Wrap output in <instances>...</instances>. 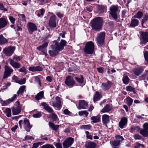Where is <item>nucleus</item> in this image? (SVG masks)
<instances>
[{"mask_svg":"<svg viewBox=\"0 0 148 148\" xmlns=\"http://www.w3.org/2000/svg\"><path fill=\"white\" fill-rule=\"evenodd\" d=\"M127 103L129 106H130L133 102V100L130 97H128L126 99Z\"/></svg>","mask_w":148,"mask_h":148,"instance_id":"nucleus-43","label":"nucleus"},{"mask_svg":"<svg viewBox=\"0 0 148 148\" xmlns=\"http://www.w3.org/2000/svg\"><path fill=\"white\" fill-rule=\"evenodd\" d=\"M42 114L40 112H38L37 113L34 114L33 116L35 118H38L41 116Z\"/></svg>","mask_w":148,"mask_h":148,"instance_id":"nucleus-53","label":"nucleus"},{"mask_svg":"<svg viewBox=\"0 0 148 148\" xmlns=\"http://www.w3.org/2000/svg\"><path fill=\"white\" fill-rule=\"evenodd\" d=\"M48 45V43L45 42L43 44L40 45L37 48V49L39 51L42 52L46 56L47 54L46 47Z\"/></svg>","mask_w":148,"mask_h":148,"instance_id":"nucleus-13","label":"nucleus"},{"mask_svg":"<svg viewBox=\"0 0 148 148\" xmlns=\"http://www.w3.org/2000/svg\"><path fill=\"white\" fill-rule=\"evenodd\" d=\"M80 128L82 129L89 130L90 127L89 125H85L81 126Z\"/></svg>","mask_w":148,"mask_h":148,"instance_id":"nucleus-54","label":"nucleus"},{"mask_svg":"<svg viewBox=\"0 0 148 148\" xmlns=\"http://www.w3.org/2000/svg\"><path fill=\"white\" fill-rule=\"evenodd\" d=\"M115 138L116 139H117L118 141H120V142L121 141H122L123 140H124V138H123V137L120 135H116L115 137Z\"/></svg>","mask_w":148,"mask_h":148,"instance_id":"nucleus-52","label":"nucleus"},{"mask_svg":"<svg viewBox=\"0 0 148 148\" xmlns=\"http://www.w3.org/2000/svg\"><path fill=\"white\" fill-rule=\"evenodd\" d=\"M143 71V67L142 66L135 68L133 70L134 73L137 76H139Z\"/></svg>","mask_w":148,"mask_h":148,"instance_id":"nucleus-20","label":"nucleus"},{"mask_svg":"<svg viewBox=\"0 0 148 148\" xmlns=\"http://www.w3.org/2000/svg\"><path fill=\"white\" fill-rule=\"evenodd\" d=\"M130 80V79L127 75L123 77L122 79L124 84L125 85H127L129 83Z\"/></svg>","mask_w":148,"mask_h":148,"instance_id":"nucleus-38","label":"nucleus"},{"mask_svg":"<svg viewBox=\"0 0 148 148\" xmlns=\"http://www.w3.org/2000/svg\"><path fill=\"white\" fill-rule=\"evenodd\" d=\"M34 81L38 83L40 86H41V83L40 79L38 76H36L34 77Z\"/></svg>","mask_w":148,"mask_h":148,"instance_id":"nucleus-47","label":"nucleus"},{"mask_svg":"<svg viewBox=\"0 0 148 148\" xmlns=\"http://www.w3.org/2000/svg\"><path fill=\"white\" fill-rule=\"evenodd\" d=\"M26 82V79L25 78L19 79L17 82L20 85L23 84Z\"/></svg>","mask_w":148,"mask_h":148,"instance_id":"nucleus-46","label":"nucleus"},{"mask_svg":"<svg viewBox=\"0 0 148 148\" xmlns=\"http://www.w3.org/2000/svg\"><path fill=\"white\" fill-rule=\"evenodd\" d=\"M0 10L4 11H7L8 10L5 8L2 3H0Z\"/></svg>","mask_w":148,"mask_h":148,"instance_id":"nucleus-60","label":"nucleus"},{"mask_svg":"<svg viewBox=\"0 0 148 148\" xmlns=\"http://www.w3.org/2000/svg\"><path fill=\"white\" fill-rule=\"evenodd\" d=\"M101 95L98 92H96L93 97V101L94 102L99 100L101 97Z\"/></svg>","mask_w":148,"mask_h":148,"instance_id":"nucleus-31","label":"nucleus"},{"mask_svg":"<svg viewBox=\"0 0 148 148\" xmlns=\"http://www.w3.org/2000/svg\"><path fill=\"white\" fill-rule=\"evenodd\" d=\"M103 20L100 17H97L93 19L90 22L92 29L99 31L102 29Z\"/></svg>","mask_w":148,"mask_h":148,"instance_id":"nucleus-2","label":"nucleus"},{"mask_svg":"<svg viewBox=\"0 0 148 148\" xmlns=\"http://www.w3.org/2000/svg\"><path fill=\"white\" fill-rule=\"evenodd\" d=\"M127 118L124 117L122 118L119 123V127L121 129L123 128L124 126L127 124Z\"/></svg>","mask_w":148,"mask_h":148,"instance_id":"nucleus-22","label":"nucleus"},{"mask_svg":"<svg viewBox=\"0 0 148 148\" xmlns=\"http://www.w3.org/2000/svg\"><path fill=\"white\" fill-rule=\"evenodd\" d=\"M140 127L138 126H136L132 127L131 128V131L132 132H137L140 130Z\"/></svg>","mask_w":148,"mask_h":148,"instance_id":"nucleus-44","label":"nucleus"},{"mask_svg":"<svg viewBox=\"0 0 148 148\" xmlns=\"http://www.w3.org/2000/svg\"><path fill=\"white\" fill-rule=\"evenodd\" d=\"M13 71V70L7 66H5V71H4L3 78L5 79L10 76L11 74Z\"/></svg>","mask_w":148,"mask_h":148,"instance_id":"nucleus-12","label":"nucleus"},{"mask_svg":"<svg viewBox=\"0 0 148 148\" xmlns=\"http://www.w3.org/2000/svg\"><path fill=\"white\" fill-rule=\"evenodd\" d=\"M56 16L54 15L50 17L48 23L50 27L54 28L56 27Z\"/></svg>","mask_w":148,"mask_h":148,"instance_id":"nucleus-15","label":"nucleus"},{"mask_svg":"<svg viewBox=\"0 0 148 148\" xmlns=\"http://www.w3.org/2000/svg\"><path fill=\"white\" fill-rule=\"evenodd\" d=\"M40 148H55L52 145L47 144L42 146Z\"/></svg>","mask_w":148,"mask_h":148,"instance_id":"nucleus-48","label":"nucleus"},{"mask_svg":"<svg viewBox=\"0 0 148 148\" xmlns=\"http://www.w3.org/2000/svg\"><path fill=\"white\" fill-rule=\"evenodd\" d=\"M78 114L80 116H82L83 115H85L86 117H87L88 114V113L86 110H83L79 111L78 112Z\"/></svg>","mask_w":148,"mask_h":148,"instance_id":"nucleus-42","label":"nucleus"},{"mask_svg":"<svg viewBox=\"0 0 148 148\" xmlns=\"http://www.w3.org/2000/svg\"><path fill=\"white\" fill-rule=\"evenodd\" d=\"M112 84V83L111 82L108 81L106 83H102L101 87L104 90H107L110 88Z\"/></svg>","mask_w":148,"mask_h":148,"instance_id":"nucleus-17","label":"nucleus"},{"mask_svg":"<svg viewBox=\"0 0 148 148\" xmlns=\"http://www.w3.org/2000/svg\"><path fill=\"white\" fill-rule=\"evenodd\" d=\"M44 92L43 91L40 92L36 95L35 97V99L36 100H39L41 99L44 97Z\"/></svg>","mask_w":148,"mask_h":148,"instance_id":"nucleus-32","label":"nucleus"},{"mask_svg":"<svg viewBox=\"0 0 148 148\" xmlns=\"http://www.w3.org/2000/svg\"><path fill=\"white\" fill-rule=\"evenodd\" d=\"M54 45H51L50 50L49 51L50 56L53 57L57 56L59 51H62L64 48V47L66 46V42L64 40L62 39L59 42L55 40L53 41Z\"/></svg>","mask_w":148,"mask_h":148,"instance_id":"nucleus-1","label":"nucleus"},{"mask_svg":"<svg viewBox=\"0 0 148 148\" xmlns=\"http://www.w3.org/2000/svg\"><path fill=\"white\" fill-rule=\"evenodd\" d=\"M18 16L21 19L22 21L26 22V20L25 18V16L24 14H18Z\"/></svg>","mask_w":148,"mask_h":148,"instance_id":"nucleus-50","label":"nucleus"},{"mask_svg":"<svg viewBox=\"0 0 148 148\" xmlns=\"http://www.w3.org/2000/svg\"><path fill=\"white\" fill-rule=\"evenodd\" d=\"M139 24V21L135 18H132L130 26L131 27H134L137 26Z\"/></svg>","mask_w":148,"mask_h":148,"instance_id":"nucleus-28","label":"nucleus"},{"mask_svg":"<svg viewBox=\"0 0 148 148\" xmlns=\"http://www.w3.org/2000/svg\"><path fill=\"white\" fill-rule=\"evenodd\" d=\"M95 46L94 43L92 41L87 42L86 44L84 51L86 54H92L94 51Z\"/></svg>","mask_w":148,"mask_h":148,"instance_id":"nucleus-4","label":"nucleus"},{"mask_svg":"<svg viewBox=\"0 0 148 148\" xmlns=\"http://www.w3.org/2000/svg\"><path fill=\"white\" fill-rule=\"evenodd\" d=\"M91 119L92 122L97 123L99 121L100 118L98 116H92L91 118Z\"/></svg>","mask_w":148,"mask_h":148,"instance_id":"nucleus-36","label":"nucleus"},{"mask_svg":"<svg viewBox=\"0 0 148 148\" xmlns=\"http://www.w3.org/2000/svg\"><path fill=\"white\" fill-rule=\"evenodd\" d=\"M109 13L112 17L116 21L120 13V10L118 5H112L110 8Z\"/></svg>","mask_w":148,"mask_h":148,"instance_id":"nucleus-3","label":"nucleus"},{"mask_svg":"<svg viewBox=\"0 0 148 148\" xmlns=\"http://www.w3.org/2000/svg\"><path fill=\"white\" fill-rule=\"evenodd\" d=\"M144 56L145 60L148 63V51H146L144 53Z\"/></svg>","mask_w":148,"mask_h":148,"instance_id":"nucleus-58","label":"nucleus"},{"mask_svg":"<svg viewBox=\"0 0 148 148\" xmlns=\"http://www.w3.org/2000/svg\"><path fill=\"white\" fill-rule=\"evenodd\" d=\"M49 127L55 131L57 130L59 127V125H55L54 123L51 122H49Z\"/></svg>","mask_w":148,"mask_h":148,"instance_id":"nucleus-35","label":"nucleus"},{"mask_svg":"<svg viewBox=\"0 0 148 148\" xmlns=\"http://www.w3.org/2000/svg\"><path fill=\"white\" fill-rule=\"evenodd\" d=\"M9 19L10 21L12 24H13L14 23L16 19L13 16H10Z\"/></svg>","mask_w":148,"mask_h":148,"instance_id":"nucleus-63","label":"nucleus"},{"mask_svg":"<svg viewBox=\"0 0 148 148\" xmlns=\"http://www.w3.org/2000/svg\"><path fill=\"white\" fill-rule=\"evenodd\" d=\"M143 127L144 128L143 130H148V123H145L143 124Z\"/></svg>","mask_w":148,"mask_h":148,"instance_id":"nucleus-64","label":"nucleus"},{"mask_svg":"<svg viewBox=\"0 0 148 148\" xmlns=\"http://www.w3.org/2000/svg\"><path fill=\"white\" fill-rule=\"evenodd\" d=\"M105 8L104 6H99L98 8V12L99 13H103L104 11Z\"/></svg>","mask_w":148,"mask_h":148,"instance_id":"nucleus-51","label":"nucleus"},{"mask_svg":"<svg viewBox=\"0 0 148 148\" xmlns=\"http://www.w3.org/2000/svg\"><path fill=\"white\" fill-rule=\"evenodd\" d=\"M140 133L143 136L148 137V131L145 130H142L140 131Z\"/></svg>","mask_w":148,"mask_h":148,"instance_id":"nucleus-37","label":"nucleus"},{"mask_svg":"<svg viewBox=\"0 0 148 148\" xmlns=\"http://www.w3.org/2000/svg\"><path fill=\"white\" fill-rule=\"evenodd\" d=\"M61 101L60 98L57 96L56 98V102H53V106L59 108L60 107L61 105Z\"/></svg>","mask_w":148,"mask_h":148,"instance_id":"nucleus-19","label":"nucleus"},{"mask_svg":"<svg viewBox=\"0 0 148 148\" xmlns=\"http://www.w3.org/2000/svg\"><path fill=\"white\" fill-rule=\"evenodd\" d=\"M140 43L145 45L148 42V32H141L140 34Z\"/></svg>","mask_w":148,"mask_h":148,"instance_id":"nucleus-8","label":"nucleus"},{"mask_svg":"<svg viewBox=\"0 0 148 148\" xmlns=\"http://www.w3.org/2000/svg\"><path fill=\"white\" fill-rule=\"evenodd\" d=\"M14 48L12 46L5 47L3 50V53L6 56H10L13 53Z\"/></svg>","mask_w":148,"mask_h":148,"instance_id":"nucleus-10","label":"nucleus"},{"mask_svg":"<svg viewBox=\"0 0 148 148\" xmlns=\"http://www.w3.org/2000/svg\"><path fill=\"white\" fill-rule=\"evenodd\" d=\"M104 68L102 67L97 68V70L98 72L100 73H103L104 71Z\"/></svg>","mask_w":148,"mask_h":148,"instance_id":"nucleus-62","label":"nucleus"},{"mask_svg":"<svg viewBox=\"0 0 148 148\" xmlns=\"http://www.w3.org/2000/svg\"><path fill=\"white\" fill-rule=\"evenodd\" d=\"M8 42V40L2 35H0V45H4Z\"/></svg>","mask_w":148,"mask_h":148,"instance_id":"nucleus-29","label":"nucleus"},{"mask_svg":"<svg viewBox=\"0 0 148 148\" xmlns=\"http://www.w3.org/2000/svg\"><path fill=\"white\" fill-rule=\"evenodd\" d=\"M96 144L94 142L90 141L86 144V148H95L96 146Z\"/></svg>","mask_w":148,"mask_h":148,"instance_id":"nucleus-30","label":"nucleus"},{"mask_svg":"<svg viewBox=\"0 0 148 148\" xmlns=\"http://www.w3.org/2000/svg\"><path fill=\"white\" fill-rule=\"evenodd\" d=\"M25 88V86H21L19 89V90L17 92L18 96L20 94L21 95H23L24 92V90Z\"/></svg>","mask_w":148,"mask_h":148,"instance_id":"nucleus-33","label":"nucleus"},{"mask_svg":"<svg viewBox=\"0 0 148 148\" xmlns=\"http://www.w3.org/2000/svg\"><path fill=\"white\" fill-rule=\"evenodd\" d=\"M148 20V14L145 15L142 20V23L143 24L147 21Z\"/></svg>","mask_w":148,"mask_h":148,"instance_id":"nucleus-57","label":"nucleus"},{"mask_svg":"<svg viewBox=\"0 0 148 148\" xmlns=\"http://www.w3.org/2000/svg\"><path fill=\"white\" fill-rule=\"evenodd\" d=\"M64 82L67 85L71 87H73L75 83L73 78L71 76L67 77Z\"/></svg>","mask_w":148,"mask_h":148,"instance_id":"nucleus-14","label":"nucleus"},{"mask_svg":"<svg viewBox=\"0 0 148 148\" xmlns=\"http://www.w3.org/2000/svg\"><path fill=\"white\" fill-rule=\"evenodd\" d=\"M75 79L77 82L79 84H82L84 82V77L82 75H81L78 77H75Z\"/></svg>","mask_w":148,"mask_h":148,"instance_id":"nucleus-34","label":"nucleus"},{"mask_svg":"<svg viewBox=\"0 0 148 148\" xmlns=\"http://www.w3.org/2000/svg\"><path fill=\"white\" fill-rule=\"evenodd\" d=\"M5 112L6 113V115L8 117H10L11 116V110L10 108H6Z\"/></svg>","mask_w":148,"mask_h":148,"instance_id":"nucleus-39","label":"nucleus"},{"mask_svg":"<svg viewBox=\"0 0 148 148\" xmlns=\"http://www.w3.org/2000/svg\"><path fill=\"white\" fill-rule=\"evenodd\" d=\"M143 16V13L140 11L138 12L134 16V17L140 18H141Z\"/></svg>","mask_w":148,"mask_h":148,"instance_id":"nucleus-45","label":"nucleus"},{"mask_svg":"<svg viewBox=\"0 0 148 148\" xmlns=\"http://www.w3.org/2000/svg\"><path fill=\"white\" fill-rule=\"evenodd\" d=\"M28 69L29 71L32 72L36 71H41L43 70V68L39 66H31L28 68Z\"/></svg>","mask_w":148,"mask_h":148,"instance_id":"nucleus-21","label":"nucleus"},{"mask_svg":"<svg viewBox=\"0 0 148 148\" xmlns=\"http://www.w3.org/2000/svg\"><path fill=\"white\" fill-rule=\"evenodd\" d=\"M74 142V139L72 137H69L65 140L62 143L64 148H69Z\"/></svg>","mask_w":148,"mask_h":148,"instance_id":"nucleus-9","label":"nucleus"},{"mask_svg":"<svg viewBox=\"0 0 148 148\" xmlns=\"http://www.w3.org/2000/svg\"><path fill=\"white\" fill-rule=\"evenodd\" d=\"M87 103L84 100H80L79 101L78 108L79 109H86L88 107Z\"/></svg>","mask_w":148,"mask_h":148,"instance_id":"nucleus-16","label":"nucleus"},{"mask_svg":"<svg viewBox=\"0 0 148 148\" xmlns=\"http://www.w3.org/2000/svg\"><path fill=\"white\" fill-rule=\"evenodd\" d=\"M141 78L143 80L147 79L148 81V71H145V73L141 76Z\"/></svg>","mask_w":148,"mask_h":148,"instance_id":"nucleus-41","label":"nucleus"},{"mask_svg":"<svg viewBox=\"0 0 148 148\" xmlns=\"http://www.w3.org/2000/svg\"><path fill=\"white\" fill-rule=\"evenodd\" d=\"M126 90L129 91L133 92L134 94L136 93L135 89L131 86H128L126 88Z\"/></svg>","mask_w":148,"mask_h":148,"instance_id":"nucleus-40","label":"nucleus"},{"mask_svg":"<svg viewBox=\"0 0 148 148\" xmlns=\"http://www.w3.org/2000/svg\"><path fill=\"white\" fill-rule=\"evenodd\" d=\"M8 21L4 18H0V29L5 27L7 25Z\"/></svg>","mask_w":148,"mask_h":148,"instance_id":"nucleus-23","label":"nucleus"},{"mask_svg":"<svg viewBox=\"0 0 148 148\" xmlns=\"http://www.w3.org/2000/svg\"><path fill=\"white\" fill-rule=\"evenodd\" d=\"M120 141L115 140L112 142L113 145L114 147H117L120 144Z\"/></svg>","mask_w":148,"mask_h":148,"instance_id":"nucleus-49","label":"nucleus"},{"mask_svg":"<svg viewBox=\"0 0 148 148\" xmlns=\"http://www.w3.org/2000/svg\"><path fill=\"white\" fill-rule=\"evenodd\" d=\"M10 64L14 68L18 69L21 67V64L19 63L14 61L12 60H11L10 62Z\"/></svg>","mask_w":148,"mask_h":148,"instance_id":"nucleus-26","label":"nucleus"},{"mask_svg":"<svg viewBox=\"0 0 148 148\" xmlns=\"http://www.w3.org/2000/svg\"><path fill=\"white\" fill-rule=\"evenodd\" d=\"M54 145L56 148H62V143L59 142L56 143H54Z\"/></svg>","mask_w":148,"mask_h":148,"instance_id":"nucleus-55","label":"nucleus"},{"mask_svg":"<svg viewBox=\"0 0 148 148\" xmlns=\"http://www.w3.org/2000/svg\"><path fill=\"white\" fill-rule=\"evenodd\" d=\"M18 71L19 72L23 73L24 74H26L27 72L26 71V69L24 67H23L21 68L18 70Z\"/></svg>","mask_w":148,"mask_h":148,"instance_id":"nucleus-56","label":"nucleus"},{"mask_svg":"<svg viewBox=\"0 0 148 148\" xmlns=\"http://www.w3.org/2000/svg\"><path fill=\"white\" fill-rule=\"evenodd\" d=\"M103 123L107 126V124L110 122L109 116L107 114H104L102 116Z\"/></svg>","mask_w":148,"mask_h":148,"instance_id":"nucleus-24","label":"nucleus"},{"mask_svg":"<svg viewBox=\"0 0 148 148\" xmlns=\"http://www.w3.org/2000/svg\"><path fill=\"white\" fill-rule=\"evenodd\" d=\"M52 119L53 120L55 121H56L58 118L57 115L54 113H52L51 115Z\"/></svg>","mask_w":148,"mask_h":148,"instance_id":"nucleus-59","label":"nucleus"},{"mask_svg":"<svg viewBox=\"0 0 148 148\" xmlns=\"http://www.w3.org/2000/svg\"><path fill=\"white\" fill-rule=\"evenodd\" d=\"M27 28L29 33L30 34H32L34 32L37 30L36 25L31 22L27 24Z\"/></svg>","mask_w":148,"mask_h":148,"instance_id":"nucleus-11","label":"nucleus"},{"mask_svg":"<svg viewBox=\"0 0 148 148\" xmlns=\"http://www.w3.org/2000/svg\"><path fill=\"white\" fill-rule=\"evenodd\" d=\"M63 113L65 115H70L71 114V112L68 109H65L63 111Z\"/></svg>","mask_w":148,"mask_h":148,"instance_id":"nucleus-61","label":"nucleus"},{"mask_svg":"<svg viewBox=\"0 0 148 148\" xmlns=\"http://www.w3.org/2000/svg\"><path fill=\"white\" fill-rule=\"evenodd\" d=\"M112 110V107L109 104H107L101 110V112L103 113L107 112L110 111Z\"/></svg>","mask_w":148,"mask_h":148,"instance_id":"nucleus-27","label":"nucleus"},{"mask_svg":"<svg viewBox=\"0 0 148 148\" xmlns=\"http://www.w3.org/2000/svg\"><path fill=\"white\" fill-rule=\"evenodd\" d=\"M13 115H16L19 114L22 110V106L17 101L15 102L13 107L12 108Z\"/></svg>","mask_w":148,"mask_h":148,"instance_id":"nucleus-6","label":"nucleus"},{"mask_svg":"<svg viewBox=\"0 0 148 148\" xmlns=\"http://www.w3.org/2000/svg\"><path fill=\"white\" fill-rule=\"evenodd\" d=\"M41 104L44 107L45 109L48 112L50 113H52L53 112V110L50 107H49L46 103L43 102Z\"/></svg>","mask_w":148,"mask_h":148,"instance_id":"nucleus-25","label":"nucleus"},{"mask_svg":"<svg viewBox=\"0 0 148 148\" xmlns=\"http://www.w3.org/2000/svg\"><path fill=\"white\" fill-rule=\"evenodd\" d=\"M22 122L21 120L19 121L18 123L20 128L22 129L23 127L27 132H30L32 126L30 125L29 120L26 118H24L22 123L23 125H22Z\"/></svg>","mask_w":148,"mask_h":148,"instance_id":"nucleus-5","label":"nucleus"},{"mask_svg":"<svg viewBox=\"0 0 148 148\" xmlns=\"http://www.w3.org/2000/svg\"><path fill=\"white\" fill-rule=\"evenodd\" d=\"M16 94H14L13 97L10 99H8L6 101H3L2 103V106H6L9 104L11 102H12L16 98Z\"/></svg>","mask_w":148,"mask_h":148,"instance_id":"nucleus-18","label":"nucleus"},{"mask_svg":"<svg viewBox=\"0 0 148 148\" xmlns=\"http://www.w3.org/2000/svg\"><path fill=\"white\" fill-rule=\"evenodd\" d=\"M105 33L104 32H101L97 34L96 40L97 44L103 45L104 44Z\"/></svg>","mask_w":148,"mask_h":148,"instance_id":"nucleus-7","label":"nucleus"}]
</instances>
